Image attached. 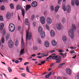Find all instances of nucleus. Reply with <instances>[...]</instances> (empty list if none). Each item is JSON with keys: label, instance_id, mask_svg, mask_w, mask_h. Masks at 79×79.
<instances>
[{"label": "nucleus", "instance_id": "obj_2", "mask_svg": "<svg viewBox=\"0 0 79 79\" xmlns=\"http://www.w3.org/2000/svg\"><path fill=\"white\" fill-rule=\"evenodd\" d=\"M9 31L11 32L15 31V25L13 23H10L9 26Z\"/></svg>", "mask_w": 79, "mask_h": 79}, {"label": "nucleus", "instance_id": "obj_3", "mask_svg": "<svg viewBox=\"0 0 79 79\" xmlns=\"http://www.w3.org/2000/svg\"><path fill=\"white\" fill-rule=\"evenodd\" d=\"M29 29L28 28L27 31H26V40H27V39H31V37H32V34H31V32L29 31Z\"/></svg>", "mask_w": 79, "mask_h": 79}, {"label": "nucleus", "instance_id": "obj_39", "mask_svg": "<svg viewBox=\"0 0 79 79\" xmlns=\"http://www.w3.org/2000/svg\"><path fill=\"white\" fill-rule=\"evenodd\" d=\"M35 18V15H32L31 16V20H33V19H34Z\"/></svg>", "mask_w": 79, "mask_h": 79}, {"label": "nucleus", "instance_id": "obj_53", "mask_svg": "<svg viewBox=\"0 0 79 79\" xmlns=\"http://www.w3.org/2000/svg\"><path fill=\"white\" fill-rule=\"evenodd\" d=\"M21 29V27L20 26H19L18 27V31H20Z\"/></svg>", "mask_w": 79, "mask_h": 79}, {"label": "nucleus", "instance_id": "obj_59", "mask_svg": "<svg viewBox=\"0 0 79 79\" xmlns=\"http://www.w3.org/2000/svg\"><path fill=\"white\" fill-rule=\"evenodd\" d=\"M15 63H17V64H18V63H19V60H16L15 61Z\"/></svg>", "mask_w": 79, "mask_h": 79}, {"label": "nucleus", "instance_id": "obj_40", "mask_svg": "<svg viewBox=\"0 0 79 79\" xmlns=\"http://www.w3.org/2000/svg\"><path fill=\"white\" fill-rule=\"evenodd\" d=\"M75 4L76 5H77V6H79V2L77 1L76 2H75Z\"/></svg>", "mask_w": 79, "mask_h": 79}, {"label": "nucleus", "instance_id": "obj_37", "mask_svg": "<svg viewBox=\"0 0 79 79\" xmlns=\"http://www.w3.org/2000/svg\"><path fill=\"white\" fill-rule=\"evenodd\" d=\"M37 42H38V44H41L42 42H41V40L40 39H38L37 40Z\"/></svg>", "mask_w": 79, "mask_h": 79}, {"label": "nucleus", "instance_id": "obj_36", "mask_svg": "<svg viewBox=\"0 0 79 79\" xmlns=\"http://www.w3.org/2000/svg\"><path fill=\"white\" fill-rule=\"evenodd\" d=\"M8 70L10 73H12V69L10 67H9L8 68Z\"/></svg>", "mask_w": 79, "mask_h": 79}, {"label": "nucleus", "instance_id": "obj_61", "mask_svg": "<svg viewBox=\"0 0 79 79\" xmlns=\"http://www.w3.org/2000/svg\"><path fill=\"white\" fill-rule=\"evenodd\" d=\"M76 79H79V76H78L75 77Z\"/></svg>", "mask_w": 79, "mask_h": 79}, {"label": "nucleus", "instance_id": "obj_1", "mask_svg": "<svg viewBox=\"0 0 79 79\" xmlns=\"http://www.w3.org/2000/svg\"><path fill=\"white\" fill-rule=\"evenodd\" d=\"M72 29H70L69 31V35L71 38H73L74 36V31L76 30V25L73 24L72 25Z\"/></svg>", "mask_w": 79, "mask_h": 79}, {"label": "nucleus", "instance_id": "obj_17", "mask_svg": "<svg viewBox=\"0 0 79 79\" xmlns=\"http://www.w3.org/2000/svg\"><path fill=\"white\" fill-rule=\"evenodd\" d=\"M38 32L39 33H40V32H43V29L42 28V27L41 26H40L39 28H38Z\"/></svg>", "mask_w": 79, "mask_h": 79}, {"label": "nucleus", "instance_id": "obj_35", "mask_svg": "<svg viewBox=\"0 0 79 79\" xmlns=\"http://www.w3.org/2000/svg\"><path fill=\"white\" fill-rule=\"evenodd\" d=\"M5 9V6H2L1 7V10H4Z\"/></svg>", "mask_w": 79, "mask_h": 79}, {"label": "nucleus", "instance_id": "obj_12", "mask_svg": "<svg viewBox=\"0 0 79 79\" xmlns=\"http://www.w3.org/2000/svg\"><path fill=\"white\" fill-rule=\"evenodd\" d=\"M11 15L10 13L8 12L7 13L6 15V18L7 19H10V18H11Z\"/></svg>", "mask_w": 79, "mask_h": 79}, {"label": "nucleus", "instance_id": "obj_25", "mask_svg": "<svg viewBox=\"0 0 79 79\" xmlns=\"http://www.w3.org/2000/svg\"><path fill=\"white\" fill-rule=\"evenodd\" d=\"M25 23L26 25H27V24L29 23V20L27 19H25Z\"/></svg>", "mask_w": 79, "mask_h": 79}, {"label": "nucleus", "instance_id": "obj_28", "mask_svg": "<svg viewBox=\"0 0 79 79\" xmlns=\"http://www.w3.org/2000/svg\"><path fill=\"white\" fill-rule=\"evenodd\" d=\"M21 8V6L20 5H17L16 7L17 10H20Z\"/></svg>", "mask_w": 79, "mask_h": 79}, {"label": "nucleus", "instance_id": "obj_24", "mask_svg": "<svg viewBox=\"0 0 79 79\" xmlns=\"http://www.w3.org/2000/svg\"><path fill=\"white\" fill-rule=\"evenodd\" d=\"M24 49H22L20 50V53L21 55H22L24 53Z\"/></svg>", "mask_w": 79, "mask_h": 79}, {"label": "nucleus", "instance_id": "obj_21", "mask_svg": "<svg viewBox=\"0 0 79 79\" xmlns=\"http://www.w3.org/2000/svg\"><path fill=\"white\" fill-rule=\"evenodd\" d=\"M10 33H7L6 35V39L7 40H8V39H9V38H10Z\"/></svg>", "mask_w": 79, "mask_h": 79}, {"label": "nucleus", "instance_id": "obj_50", "mask_svg": "<svg viewBox=\"0 0 79 79\" xmlns=\"http://www.w3.org/2000/svg\"><path fill=\"white\" fill-rule=\"evenodd\" d=\"M56 57H57V56H55L52 57V59H53V60H55L56 58Z\"/></svg>", "mask_w": 79, "mask_h": 79}, {"label": "nucleus", "instance_id": "obj_14", "mask_svg": "<svg viewBox=\"0 0 79 79\" xmlns=\"http://www.w3.org/2000/svg\"><path fill=\"white\" fill-rule=\"evenodd\" d=\"M53 46H56V44H57V43L55 41V40H53L51 42Z\"/></svg>", "mask_w": 79, "mask_h": 79}, {"label": "nucleus", "instance_id": "obj_64", "mask_svg": "<svg viewBox=\"0 0 79 79\" xmlns=\"http://www.w3.org/2000/svg\"><path fill=\"white\" fill-rule=\"evenodd\" d=\"M36 55L35 54H33V55H32L31 56H33V57H34V56H36Z\"/></svg>", "mask_w": 79, "mask_h": 79}, {"label": "nucleus", "instance_id": "obj_11", "mask_svg": "<svg viewBox=\"0 0 79 79\" xmlns=\"http://www.w3.org/2000/svg\"><path fill=\"white\" fill-rule=\"evenodd\" d=\"M44 46L46 47H48L49 46H50V44L48 42V41H46L44 43Z\"/></svg>", "mask_w": 79, "mask_h": 79}, {"label": "nucleus", "instance_id": "obj_32", "mask_svg": "<svg viewBox=\"0 0 79 79\" xmlns=\"http://www.w3.org/2000/svg\"><path fill=\"white\" fill-rule=\"evenodd\" d=\"M62 8L63 10L64 11H66V6H65V5H63L62 6Z\"/></svg>", "mask_w": 79, "mask_h": 79}, {"label": "nucleus", "instance_id": "obj_13", "mask_svg": "<svg viewBox=\"0 0 79 79\" xmlns=\"http://www.w3.org/2000/svg\"><path fill=\"white\" fill-rule=\"evenodd\" d=\"M50 35L51 37H54L55 34L54 31L52 30L50 31Z\"/></svg>", "mask_w": 79, "mask_h": 79}, {"label": "nucleus", "instance_id": "obj_52", "mask_svg": "<svg viewBox=\"0 0 79 79\" xmlns=\"http://www.w3.org/2000/svg\"><path fill=\"white\" fill-rule=\"evenodd\" d=\"M21 75L23 77H25V76H26V74L25 73H22Z\"/></svg>", "mask_w": 79, "mask_h": 79}, {"label": "nucleus", "instance_id": "obj_56", "mask_svg": "<svg viewBox=\"0 0 79 79\" xmlns=\"http://www.w3.org/2000/svg\"><path fill=\"white\" fill-rule=\"evenodd\" d=\"M58 52H60V53H63V50H59Z\"/></svg>", "mask_w": 79, "mask_h": 79}, {"label": "nucleus", "instance_id": "obj_47", "mask_svg": "<svg viewBox=\"0 0 79 79\" xmlns=\"http://www.w3.org/2000/svg\"><path fill=\"white\" fill-rule=\"evenodd\" d=\"M0 21H3V18L2 16H0Z\"/></svg>", "mask_w": 79, "mask_h": 79}, {"label": "nucleus", "instance_id": "obj_23", "mask_svg": "<svg viewBox=\"0 0 79 79\" xmlns=\"http://www.w3.org/2000/svg\"><path fill=\"white\" fill-rule=\"evenodd\" d=\"M59 8H60V6H57L55 8V12H57Z\"/></svg>", "mask_w": 79, "mask_h": 79}, {"label": "nucleus", "instance_id": "obj_54", "mask_svg": "<svg viewBox=\"0 0 79 79\" xmlns=\"http://www.w3.org/2000/svg\"><path fill=\"white\" fill-rule=\"evenodd\" d=\"M41 57H44L45 56V55H44V53L42 54L41 55Z\"/></svg>", "mask_w": 79, "mask_h": 79}, {"label": "nucleus", "instance_id": "obj_43", "mask_svg": "<svg viewBox=\"0 0 79 79\" xmlns=\"http://www.w3.org/2000/svg\"><path fill=\"white\" fill-rule=\"evenodd\" d=\"M51 9L52 10V11H53V10H54V7L53 6H51Z\"/></svg>", "mask_w": 79, "mask_h": 79}, {"label": "nucleus", "instance_id": "obj_44", "mask_svg": "<svg viewBox=\"0 0 79 79\" xmlns=\"http://www.w3.org/2000/svg\"><path fill=\"white\" fill-rule=\"evenodd\" d=\"M70 53H74V54H76V53L75 52V51L74 50H72L70 51Z\"/></svg>", "mask_w": 79, "mask_h": 79}, {"label": "nucleus", "instance_id": "obj_22", "mask_svg": "<svg viewBox=\"0 0 79 79\" xmlns=\"http://www.w3.org/2000/svg\"><path fill=\"white\" fill-rule=\"evenodd\" d=\"M77 1V0H72V6H74V2L76 3V2Z\"/></svg>", "mask_w": 79, "mask_h": 79}, {"label": "nucleus", "instance_id": "obj_6", "mask_svg": "<svg viewBox=\"0 0 79 79\" xmlns=\"http://www.w3.org/2000/svg\"><path fill=\"white\" fill-rule=\"evenodd\" d=\"M40 21L42 24H44L45 22V17H41L40 18Z\"/></svg>", "mask_w": 79, "mask_h": 79}, {"label": "nucleus", "instance_id": "obj_58", "mask_svg": "<svg viewBox=\"0 0 79 79\" xmlns=\"http://www.w3.org/2000/svg\"><path fill=\"white\" fill-rule=\"evenodd\" d=\"M29 64V62H25L24 64V65H25L26 66L27 64Z\"/></svg>", "mask_w": 79, "mask_h": 79}, {"label": "nucleus", "instance_id": "obj_30", "mask_svg": "<svg viewBox=\"0 0 79 79\" xmlns=\"http://www.w3.org/2000/svg\"><path fill=\"white\" fill-rule=\"evenodd\" d=\"M10 6L11 9H13V8H14V6H13V4H10Z\"/></svg>", "mask_w": 79, "mask_h": 79}, {"label": "nucleus", "instance_id": "obj_41", "mask_svg": "<svg viewBox=\"0 0 79 79\" xmlns=\"http://www.w3.org/2000/svg\"><path fill=\"white\" fill-rule=\"evenodd\" d=\"M19 42V41L18 40H17L15 42V46H18V43Z\"/></svg>", "mask_w": 79, "mask_h": 79}, {"label": "nucleus", "instance_id": "obj_55", "mask_svg": "<svg viewBox=\"0 0 79 79\" xmlns=\"http://www.w3.org/2000/svg\"><path fill=\"white\" fill-rule=\"evenodd\" d=\"M56 52V50H53L51 51V53H53V52Z\"/></svg>", "mask_w": 79, "mask_h": 79}, {"label": "nucleus", "instance_id": "obj_62", "mask_svg": "<svg viewBox=\"0 0 79 79\" xmlns=\"http://www.w3.org/2000/svg\"><path fill=\"white\" fill-rule=\"evenodd\" d=\"M48 56V53H47L44 54V56Z\"/></svg>", "mask_w": 79, "mask_h": 79}, {"label": "nucleus", "instance_id": "obj_51", "mask_svg": "<svg viewBox=\"0 0 79 79\" xmlns=\"http://www.w3.org/2000/svg\"><path fill=\"white\" fill-rule=\"evenodd\" d=\"M45 61H46V60H44L41 61V64H44V63H45Z\"/></svg>", "mask_w": 79, "mask_h": 79}, {"label": "nucleus", "instance_id": "obj_26", "mask_svg": "<svg viewBox=\"0 0 79 79\" xmlns=\"http://www.w3.org/2000/svg\"><path fill=\"white\" fill-rule=\"evenodd\" d=\"M22 15L23 17H24V14H25V10H24V9H22Z\"/></svg>", "mask_w": 79, "mask_h": 79}, {"label": "nucleus", "instance_id": "obj_15", "mask_svg": "<svg viewBox=\"0 0 79 79\" xmlns=\"http://www.w3.org/2000/svg\"><path fill=\"white\" fill-rule=\"evenodd\" d=\"M66 72L68 74H71V70L70 69H66Z\"/></svg>", "mask_w": 79, "mask_h": 79}, {"label": "nucleus", "instance_id": "obj_9", "mask_svg": "<svg viewBox=\"0 0 79 79\" xmlns=\"http://www.w3.org/2000/svg\"><path fill=\"white\" fill-rule=\"evenodd\" d=\"M31 6L33 7H36L37 6V2L36 1L33 2L31 4Z\"/></svg>", "mask_w": 79, "mask_h": 79}, {"label": "nucleus", "instance_id": "obj_34", "mask_svg": "<svg viewBox=\"0 0 79 79\" xmlns=\"http://www.w3.org/2000/svg\"><path fill=\"white\" fill-rule=\"evenodd\" d=\"M45 27L46 29H47L48 31H49V30L50 29L49 28V27L48 26V25L47 24H46L45 25Z\"/></svg>", "mask_w": 79, "mask_h": 79}, {"label": "nucleus", "instance_id": "obj_8", "mask_svg": "<svg viewBox=\"0 0 79 79\" xmlns=\"http://www.w3.org/2000/svg\"><path fill=\"white\" fill-rule=\"evenodd\" d=\"M40 33V35L42 38V39H44L45 36V33L43 31L42 32H41Z\"/></svg>", "mask_w": 79, "mask_h": 79}, {"label": "nucleus", "instance_id": "obj_5", "mask_svg": "<svg viewBox=\"0 0 79 79\" xmlns=\"http://www.w3.org/2000/svg\"><path fill=\"white\" fill-rule=\"evenodd\" d=\"M13 45V42L11 40H10L8 41V45L9 48H12Z\"/></svg>", "mask_w": 79, "mask_h": 79}, {"label": "nucleus", "instance_id": "obj_4", "mask_svg": "<svg viewBox=\"0 0 79 79\" xmlns=\"http://www.w3.org/2000/svg\"><path fill=\"white\" fill-rule=\"evenodd\" d=\"M56 56H57L56 58H58L55 59V61H56V63H60V62L61 61V56L59 55Z\"/></svg>", "mask_w": 79, "mask_h": 79}, {"label": "nucleus", "instance_id": "obj_18", "mask_svg": "<svg viewBox=\"0 0 79 79\" xmlns=\"http://www.w3.org/2000/svg\"><path fill=\"white\" fill-rule=\"evenodd\" d=\"M56 27L58 30H60L61 29V24H57L56 25Z\"/></svg>", "mask_w": 79, "mask_h": 79}, {"label": "nucleus", "instance_id": "obj_63", "mask_svg": "<svg viewBox=\"0 0 79 79\" xmlns=\"http://www.w3.org/2000/svg\"><path fill=\"white\" fill-rule=\"evenodd\" d=\"M59 54H60V55H61V56H62L63 57L64 54H63V53H59Z\"/></svg>", "mask_w": 79, "mask_h": 79}, {"label": "nucleus", "instance_id": "obj_16", "mask_svg": "<svg viewBox=\"0 0 79 79\" xmlns=\"http://www.w3.org/2000/svg\"><path fill=\"white\" fill-rule=\"evenodd\" d=\"M3 27H4V24L3 23H1L0 24V30L2 31Z\"/></svg>", "mask_w": 79, "mask_h": 79}, {"label": "nucleus", "instance_id": "obj_33", "mask_svg": "<svg viewBox=\"0 0 79 79\" xmlns=\"http://www.w3.org/2000/svg\"><path fill=\"white\" fill-rule=\"evenodd\" d=\"M66 22V19H64V18H63L62 19V23H64Z\"/></svg>", "mask_w": 79, "mask_h": 79}, {"label": "nucleus", "instance_id": "obj_46", "mask_svg": "<svg viewBox=\"0 0 79 79\" xmlns=\"http://www.w3.org/2000/svg\"><path fill=\"white\" fill-rule=\"evenodd\" d=\"M61 0H59L58 1V3H59V5H61Z\"/></svg>", "mask_w": 79, "mask_h": 79}, {"label": "nucleus", "instance_id": "obj_60", "mask_svg": "<svg viewBox=\"0 0 79 79\" xmlns=\"http://www.w3.org/2000/svg\"><path fill=\"white\" fill-rule=\"evenodd\" d=\"M76 56H77V55H75V56H73L72 57V58L73 59H75L76 58Z\"/></svg>", "mask_w": 79, "mask_h": 79}, {"label": "nucleus", "instance_id": "obj_29", "mask_svg": "<svg viewBox=\"0 0 79 79\" xmlns=\"http://www.w3.org/2000/svg\"><path fill=\"white\" fill-rule=\"evenodd\" d=\"M21 44L22 46H24V40H23V38H22Z\"/></svg>", "mask_w": 79, "mask_h": 79}, {"label": "nucleus", "instance_id": "obj_42", "mask_svg": "<svg viewBox=\"0 0 79 79\" xmlns=\"http://www.w3.org/2000/svg\"><path fill=\"white\" fill-rule=\"evenodd\" d=\"M2 43H3H3H4V42H5V39H4V37H2Z\"/></svg>", "mask_w": 79, "mask_h": 79}, {"label": "nucleus", "instance_id": "obj_20", "mask_svg": "<svg viewBox=\"0 0 79 79\" xmlns=\"http://www.w3.org/2000/svg\"><path fill=\"white\" fill-rule=\"evenodd\" d=\"M31 6H30V5H27L26 8V11H28V10H29L30 9V8H31Z\"/></svg>", "mask_w": 79, "mask_h": 79}, {"label": "nucleus", "instance_id": "obj_10", "mask_svg": "<svg viewBox=\"0 0 79 79\" xmlns=\"http://www.w3.org/2000/svg\"><path fill=\"white\" fill-rule=\"evenodd\" d=\"M66 10L67 13H69L71 11V7L69 5H68L66 7Z\"/></svg>", "mask_w": 79, "mask_h": 79}, {"label": "nucleus", "instance_id": "obj_19", "mask_svg": "<svg viewBox=\"0 0 79 79\" xmlns=\"http://www.w3.org/2000/svg\"><path fill=\"white\" fill-rule=\"evenodd\" d=\"M62 39L63 40V42H65L67 40V39L66 38V36L64 35L62 36Z\"/></svg>", "mask_w": 79, "mask_h": 79}, {"label": "nucleus", "instance_id": "obj_7", "mask_svg": "<svg viewBox=\"0 0 79 79\" xmlns=\"http://www.w3.org/2000/svg\"><path fill=\"white\" fill-rule=\"evenodd\" d=\"M47 22L48 24L50 25L52 23V19L50 17H48L47 19Z\"/></svg>", "mask_w": 79, "mask_h": 79}, {"label": "nucleus", "instance_id": "obj_45", "mask_svg": "<svg viewBox=\"0 0 79 79\" xmlns=\"http://www.w3.org/2000/svg\"><path fill=\"white\" fill-rule=\"evenodd\" d=\"M33 49L34 50H37V46H35L33 48Z\"/></svg>", "mask_w": 79, "mask_h": 79}, {"label": "nucleus", "instance_id": "obj_57", "mask_svg": "<svg viewBox=\"0 0 79 79\" xmlns=\"http://www.w3.org/2000/svg\"><path fill=\"white\" fill-rule=\"evenodd\" d=\"M70 48L71 49H76V47H71Z\"/></svg>", "mask_w": 79, "mask_h": 79}, {"label": "nucleus", "instance_id": "obj_27", "mask_svg": "<svg viewBox=\"0 0 79 79\" xmlns=\"http://www.w3.org/2000/svg\"><path fill=\"white\" fill-rule=\"evenodd\" d=\"M26 70L28 73H31V74H32V72H30L29 71V67L28 66H27L26 68Z\"/></svg>", "mask_w": 79, "mask_h": 79}, {"label": "nucleus", "instance_id": "obj_48", "mask_svg": "<svg viewBox=\"0 0 79 79\" xmlns=\"http://www.w3.org/2000/svg\"><path fill=\"white\" fill-rule=\"evenodd\" d=\"M50 75H47L45 76V78H48Z\"/></svg>", "mask_w": 79, "mask_h": 79}, {"label": "nucleus", "instance_id": "obj_38", "mask_svg": "<svg viewBox=\"0 0 79 79\" xmlns=\"http://www.w3.org/2000/svg\"><path fill=\"white\" fill-rule=\"evenodd\" d=\"M64 64H65V63H63L61 64H59L58 66V68H60V67H61V66H63Z\"/></svg>", "mask_w": 79, "mask_h": 79}, {"label": "nucleus", "instance_id": "obj_49", "mask_svg": "<svg viewBox=\"0 0 79 79\" xmlns=\"http://www.w3.org/2000/svg\"><path fill=\"white\" fill-rule=\"evenodd\" d=\"M67 54V52H65V53L64 54V55L63 56V57H66V54Z\"/></svg>", "mask_w": 79, "mask_h": 79}, {"label": "nucleus", "instance_id": "obj_31", "mask_svg": "<svg viewBox=\"0 0 79 79\" xmlns=\"http://www.w3.org/2000/svg\"><path fill=\"white\" fill-rule=\"evenodd\" d=\"M5 34H6V30H5V29H4L2 31V34L3 35H5Z\"/></svg>", "mask_w": 79, "mask_h": 79}]
</instances>
